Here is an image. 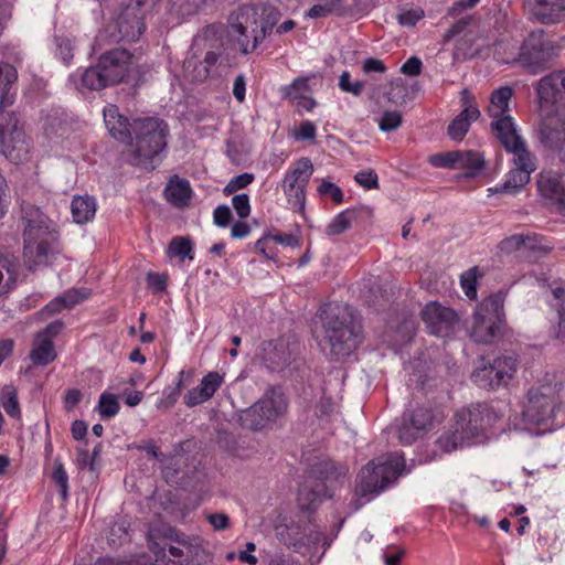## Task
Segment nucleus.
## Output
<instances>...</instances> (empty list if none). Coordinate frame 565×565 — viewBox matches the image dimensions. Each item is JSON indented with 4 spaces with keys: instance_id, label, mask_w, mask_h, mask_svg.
<instances>
[{
    "instance_id": "f257e3e1",
    "label": "nucleus",
    "mask_w": 565,
    "mask_h": 565,
    "mask_svg": "<svg viewBox=\"0 0 565 565\" xmlns=\"http://www.w3.org/2000/svg\"><path fill=\"white\" fill-rule=\"evenodd\" d=\"M539 138L557 151L565 162V70L553 72L537 82Z\"/></svg>"
},
{
    "instance_id": "f03ea898",
    "label": "nucleus",
    "mask_w": 565,
    "mask_h": 565,
    "mask_svg": "<svg viewBox=\"0 0 565 565\" xmlns=\"http://www.w3.org/2000/svg\"><path fill=\"white\" fill-rule=\"evenodd\" d=\"M24 228V263L30 270L47 266L58 254L57 225L39 207H22Z\"/></svg>"
},
{
    "instance_id": "7ed1b4c3",
    "label": "nucleus",
    "mask_w": 565,
    "mask_h": 565,
    "mask_svg": "<svg viewBox=\"0 0 565 565\" xmlns=\"http://www.w3.org/2000/svg\"><path fill=\"white\" fill-rule=\"evenodd\" d=\"M320 347L332 359L350 355L361 341V327L348 306L328 305L321 309Z\"/></svg>"
},
{
    "instance_id": "20e7f679",
    "label": "nucleus",
    "mask_w": 565,
    "mask_h": 565,
    "mask_svg": "<svg viewBox=\"0 0 565 565\" xmlns=\"http://www.w3.org/2000/svg\"><path fill=\"white\" fill-rule=\"evenodd\" d=\"M406 472L405 458L402 454H388L365 465L356 479L355 509L370 502L373 498L394 484Z\"/></svg>"
},
{
    "instance_id": "39448f33",
    "label": "nucleus",
    "mask_w": 565,
    "mask_h": 565,
    "mask_svg": "<svg viewBox=\"0 0 565 565\" xmlns=\"http://www.w3.org/2000/svg\"><path fill=\"white\" fill-rule=\"evenodd\" d=\"M168 125L158 118H141L132 121V134L128 140L130 162L148 168L152 159L167 146Z\"/></svg>"
},
{
    "instance_id": "423d86ee",
    "label": "nucleus",
    "mask_w": 565,
    "mask_h": 565,
    "mask_svg": "<svg viewBox=\"0 0 565 565\" xmlns=\"http://www.w3.org/2000/svg\"><path fill=\"white\" fill-rule=\"evenodd\" d=\"M192 57L185 62V67L194 66V79H206L218 64L223 51V31L220 25H209L193 40Z\"/></svg>"
},
{
    "instance_id": "0eeeda50",
    "label": "nucleus",
    "mask_w": 565,
    "mask_h": 565,
    "mask_svg": "<svg viewBox=\"0 0 565 565\" xmlns=\"http://www.w3.org/2000/svg\"><path fill=\"white\" fill-rule=\"evenodd\" d=\"M145 0H132L97 34L95 44L104 45L120 41L135 42L145 30L142 6Z\"/></svg>"
},
{
    "instance_id": "6e6552de",
    "label": "nucleus",
    "mask_w": 565,
    "mask_h": 565,
    "mask_svg": "<svg viewBox=\"0 0 565 565\" xmlns=\"http://www.w3.org/2000/svg\"><path fill=\"white\" fill-rule=\"evenodd\" d=\"M228 36L243 54L253 52L264 41L265 31L259 26L254 7L243 6L230 15Z\"/></svg>"
},
{
    "instance_id": "1a4fd4ad",
    "label": "nucleus",
    "mask_w": 565,
    "mask_h": 565,
    "mask_svg": "<svg viewBox=\"0 0 565 565\" xmlns=\"http://www.w3.org/2000/svg\"><path fill=\"white\" fill-rule=\"evenodd\" d=\"M504 297L491 295L476 308L470 337L477 343H491L497 337L503 319Z\"/></svg>"
},
{
    "instance_id": "9d476101",
    "label": "nucleus",
    "mask_w": 565,
    "mask_h": 565,
    "mask_svg": "<svg viewBox=\"0 0 565 565\" xmlns=\"http://www.w3.org/2000/svg\"><path fill=\"white\" fill-rule=\"evenodd\" d=\"M558 392L559 386L553 381L533 385L527 392L523 407L524 420L535 425L550 420L555 413Z\"/></svg>"
},
{
    "instance_id": "9b49d317",
    "label": "nucleus",
    "mask_w": 565,
    "mask_h": 565,
    "mask_svg": "<svg viewBox=\"0 0 565 565\" xmlns=\"http://www.w3.org/2000/svg\"><path fill=\"white\" fill-rule=\"evenodd\" d=\"M162 550L171 565H202L209 558L200 537L174 530L170 531Z\"/></svg>"
},
{
    "instance_id": "f8f14e48",
    "label": "nucleus",
    "mask_w": 565,
    "mask_h": 565,
    "mask_svg": "<svg viewBox=\"0 0 565 565\" xmlns=\"http://www.w3.org/2000/svg\"><path fill=\"white\" fill-rule=\"evenodd\" d=\"M501 418V414L488 404H476L459 409L455 415V427L460 438L468 444Z\"/></svg>"
},
{
    "instance_id": "ddd939ff",
    "label": "nucleus",
    "mask_w": 565,
    "mask_h": 565,
    "mask_svg": "<svg viewBox=\"0 0 565 565\" xmlns=\"http://www.w3.org/2000/svg\"><path fill=\"white\" fill-rule=\"evenodd\" d=\"M313 172V164L308 158L295 161L286 171L281 189L290 206L302 212L306 204V188Z\"/></svg>"
},
{
    "instance_id": "4468645a",
    "label": "nucleus",
    "mask_w": 565,
    "mask_h": 565,
    "mask_svg": "<svg viewBox=\"0 0 565 565\" xmlns=\"http://www.w3.org/2000/svg\"><path fill=\"white\" fill-rule=\"evenodd\" d=\"M30 151L24 131L13 114L0 120V152L11 160H23Z\"/></svg>"
},
{
    "instance_id": "2eb2a0df",
    "label": "nucleus",
    "mask_w": 565,
    "mask_h": 565,
    "mask_svg": "<svg viewBox=\"0 0 565 565\" xmlns=\"http://www.w3.org/2000/svg\"><path fill=\"white\" fill-rule=\"evenodd\" d=\"M297 344L289 338L280 337L260 343L257 358L271 372L284 370L295 358Z\"/></svg>"
},
{
    "instance_id": "dca6fc26",
    "label": "nucleus",
    "mask_w": 565,
    "mask_h": 565,
    "mask_svg": "<svg viewBox=\"0 0 565 565\" xmlns=\"http://www.w3.org/2000/svg\"><path fill=\"white\" fill-rule=\"evenodd\" d=\"M519 361L515 355H501L494 359L489 366L476 370L472 380L481 387L507 384L516 373Z\"/></svg>"
},
{
    "instance_id": "f3484780",
    "label": "nucleus",
    "mask_w": 565,
    "mask_h": 565,
    "mask_svg": "<svg viewBox=\"0 0 565 565\" xmlns=\"http://www.w3.org/2000/svg\"><path fill=\"white\" fill-rule=\"evenodd\" d=\"M514 168L507 174L502 185L489 189L490 193H515L530 182L531 173L536 170V157L531 152L512 154Z\"/></svg>"
},
{
    "instance_id": "a211bd4d",
    "label": "nucleus",
    "mask_w": 565,
    "mask_h": 565,
    "mask_svg": "<svg viewBox=\"0 0 565 565\" xmlns=\"http://www.w3.org/2000/svg\"><path fill=\"white\" fill-rule=\"evenodd\" d=\"M422 319L429 333L448 337L458 323L457 313L449 307L430 301L422 310Z\"/></svg>"
},
{
    "instance_id": "6ab92c4d",
    "label": "nucleus",
    "mask_w": 565,
    "mask_h": 565,
    "mask_svg": "<svg viewBox=\"0 0 565 565\" xmlns=\"http://www.w3.org/2000/svg\"><path fill=\"white\" fill-rule=\"evenodd\" d=\"M537 191L545 204L565 216V186L562 174L553 170H542L537 174Z\"/></svg>"
},
{
    "instance_id": "aec40b11",
    "label": "nucleus",
    "mask_w": 565,
    "mask_h": 565,
    "mask_svg": "<svg viewBox=\"0 0 565 565\" xmlns=\"http://www.w3.org/2000/svg\"><path fill=\"white\" fill-rule=\"evenodd\" d=\"M491 131L508 153L515 154L530 151L511 116L493 118Z\"/></svg>"
},
{
    "instance_id": "412c9836",
    "label": "nucleus",
    "mask_w": 565,
    "mask_h": 565,
    "mask_svg": "<svg viewBox=\"0 0 565 565\" xmlns=\"http://www.w3.org/2000/svg\"><path fill=\"white\" fill-rule=\"evenodd\" d=\"M131 55L127 50L114 49L100 55L98 65L107 76L108 83H120L128 74Z\"/></svg>"
},
{
    "instance_id": "4be33fe9",
    "label": "nucleus",
    "mask_w": 565,
    "mask_h": 565,
    "mask_svg": "<svg viewBox=\"0 0 565 565\" xmlns=\"http://www.w3.org/2000/svg\"><path fill=\"white\" fill-rule=\"evenodd\" d=\"M223 384L224 374L211 371L202 377L198 386L184 394L183 402L188 407L201 405L210 401Z\"/></svg>"
},
{
    "instance_id": "5701e85b",
    "label": "nucleus",
    "mask_w": 565,
    "mask_h": 565,
    "mask_svg": "<svg viewBox=\"0 0 565 565\" xmlns=\"http://www.w3.org/2000/svg\"><path fill=\"white\" fill-rule=\"evenodd\" d=\"M531 19L550 24L565 18V0H525Z\"/></svg>"
},
{
    "instance_id": "b1692460",
    "label": "nucleus",
    "mask_w": 565,
    "mask_h": 565,
    "mask_svg": "<svg viewBox=\"0 0 565 565\" xmlns=\"http://www.w3.org/2000/svg\"><path fill=\"white\" fill-rule=\"evenodd\" d=\"M553 54V47L550 43L539 41L535 43V39H529L520 55L521 64L527 68L531 73H539L545 63L551 58Z\"/></svg>"
},
{
    "instance_id": "393cba45",
    "label": "nucleus",
    "mask_w": 565,
    "mask_h": 565,
    "mask_svg": "<svg viewBox=\"0 0 565 565\" xmlns=\"http://www.w3.org/2000/svg\"><path fill=\"white\" fill-rule=\"evenodd\" d=\"M463 109L460 114L449 124L447 134L450 139L461 141L468 132L472 121H476L480 111L475 103L469 100V96L465 93L462 97Z\"/></svg>"
},
{
    "instance_id": "a878e982",
    "label": "nucleus",
    "mask_w": 565,
    "mask_h": 565,
    "mask_svg": "<svg viewBox=\"0 0 565 565\" xmlns=\"http://www.w3.org/2000/svg\"><path fill=\"white\" fill-rule=\"evenodd\" d=\"M103 114L109 134L121 142H128L132 134V122L122 117L115 105L106 106Z\"/></svg>"
},
{
    "instance_id": "bb28decb",
    "label": "nucleus",
    "mask_w": 565,
    "mask_h": 565,
    "mask_svg": "<svg viewBox=\"0 0 565 565\" xmlns=\"http://www.w3.org/2000/svg\"><path fill=\"white\" fill-rule=\"evenodd\" d=\"M71 79L77 89L86 88L90 90H99L107 86H111L98 63L95 66L77 71L71 75Z\"/></svg>"
},
{
    "instance_id": "cd10ccee",
    "label": "nucleus",
    "mask_w": 565,
    "mask_h": 565,
    "mask_svg": "<svg viewBox=\"0 0 565 565\" xmlns=\"http://www.w3.org/2000/svg\"><path fill=\"white\" fill-rule=\"evenodd\" d=\"M287 408V401L285 395L276 390H268L264 396L256 402V409H262L265 414V419H267L268 424L276 420L279 416H281Z\"/></svg>"
},
{
    "instance_id": "c85d7f7f",
    "label": "nucleus",
    "mask_w": 565,
    "mask_h": 565,
    "mask_svg": "<svg viewBox=\"0 0 565 565\" xmlns=\"http://www.w3.org/2000/svg\"><path fill=\"white\" fill-rule=\"evenodd\" d=\"M327 497V486L323 482L308 479L299 488L298 504L301 510H312Z\"/></svg>"
},
{
    "instance_id": "c756f323",
    "label": "nucleus",
    "mask_w": 565,
    "mask_h": 565,
    "mask_svg": "<svg viewBox=\"0 0 565 565\" xmlns=\"http://www.w3.org/2000/svg\"><path fill=\"white\" fill-rule=\"evenodd\" d=\"M499 247L502 252L505 253H512L521 248L526 250H539L543 253H547L551 250V247H547L542 244L541 237L536 235L530 236L525 234L511 235L501 241Z\"/></svg>"
},
{
    "instance_id": "7c9ffc66",
    "label": "nucleus",
    "mask_w": 565,
    "mask_h": 565,
    "mask_svg": "<svg viewBox=\"0 0 565 565\" xmlns=\"http://www.w3.org/2000/svg\"><path fill=\"white\" fill-rule=\"evenodd\" d=\"M192 190L185 179L178 175L172 177L164 189V198L175 207H184L189 204Z\"/></svg>"
},
{
    "instance_id": "2f4dec72",
    "label": "nucleus",
    "mask_w": 565,
    "mask_h": 565,
    "mask_svg": "<svg viewBox=\"0 0 565 565\" xmlns=\"http://www.w3.org/2000/svg\"><path fill=\"white\" fill-rule=\"evenodd\" d=\"M18 262L10 253H0V297L10 292L18 278Z\"/></svg>"
},
{
    "instance_id": "473e14b6",
    "label": "nucleus",
    "mask_w": 565,
    "mask_h": 565,
    "mask_svg": "<svg viewBox=\"0 0 565 565\" xmlns=\"http://www.w3.org/2000/svg\"><path fill=\"white\" fill-rule=\"evenodd\" d=\"M29 356L34 365L50 364L56 359L53 342L43 334H35Z\"/></svg>"
},
{
    "instance_id": "72a5a7b5",
    "label": "nucleus",
    "mask_w": 565,
    "mask_h": 565,
    "mask_svg": "<svg viewBox=\"0 0 565 565\" xmlns=\"http://www.w3.org/2000/svg\"><path fill=\"white\" fill-rule=\"evenodd\" d=\"M96 201L89 195L74 196L71 203V212L75 223L85 224L92 221L96 213Z\"/></svg>"
},
{
    "instance_id": "f704fd0d",
    "label": "nucleus",
    "mask_w": 565,
    "mask_h": 565,
    "mask_svg": "<svg viewBox=\"0 0 565 565\" xmlns=\"http://www.w3.org/2000/svg\"><path fill=\"white\" fill-rule=\"evenodd\" d=\"M512 96L513 89L509 86H501L492 92L490 96V105L488 107V113L492 119L510 116L508 113L510 110L509 105Z\"/></svg>"
},
{
    "instance_id": "c9c22d12",
    "label": "nucleus",
    "mask_w": 565,
    "mask_h": 565,
    "mask_svg": "<svg viewBox=\"0 0 565 565\" xmlns=\"http://www.w3.org/2000/svg\"><path fill=\"white\" fill-rule=\"evenodd\" d=\"M89 294L85 290L70 289L62 296L54 298L47 303L43 310V313L54 315L60 312L64 308H72L82 300L86 299Z\"/></svg>"
},
{
    "instance_id": "e433bc0d",
    "label": "nucleus",
    "mask_w": 565,
    "mask_h": 565,
    "mask_svg": "<svg viewBox=\"0 0 565 565\" xmlns=\"http://www.w3.org/2000/svg\"><path fill=\"white\" fill-rule=\"evenodd\" d=\"M310 93L308 79L303 77L296 78L290 85L284 88V95L291 99H299V105L311 110L316 103L308 95Z\"/></svg>"
},
{
    "instance_id": "4c0bfd02",
    "label": "nucleus",
    "mask_w": 565,
    "mask_h": 565,
    "mask_svg": "<svg viewBox=\"0 0 565 565\" xmlns=\"http://www.w3.org/2000/svg\"><path fill=\"white\" fill-rule=\"evenodd\" d=\"M456 169H469L467 177L476 175L484 166L483 156L473 150H455Z\"/></svg>"
},
{
    "instance_id": "58836bf2",
    "label": "nucleus",
    "mask_w": 565,
    "mask_h": 565,
    "mask_svg": "<svg viewBox=\"0 0 565 565\" xmlns=\"http://www.w3.org/2000/svg\"><path fill=\"white\" fill-rule=\"evenodd\" d=\"M17 78L18 73L12 65L8 63H0V108L11 104L9 89Z\"/></svg>"
},
{
    "instance_id": "ea45409f",
    "label": "nucleus",
    "mask_w": 565,
    "mask_h": 565,
    "mask_svg": "<svg viewBox=\"0 0 565 565\" xmlns=\"http://www.w3.org/2000/svg\"><path fill=\"white\" fill-rule=\"evenodd\" d=\"M253 7L257 11V20L259 21V26L265 31L266 36L268 32L271 31L273 28L278 23L281 18V13L276 7L267 3Z\"/></svg>"
},
{
    "instance_id": "a19ab883",
    "label": "nucleus",
    "mask_w": 565,
    "mask_h": 565,
    "mask_svg": "<svg viewBox=\"0 0 565 565\" xmlns=\"http://www.w3.org/2000/svg\"><path fill=\"white\" fill-rule=\"evenodd\" d=\"M355 218V211L344 210L332 218V221L326 226L324 233L328 236L340 235L351 227Z\"/></svg>"
},
{
    "instance_id": "79ce46f5",
    "label": "nucleus",
    "mask_w": 565,
    "mask_h": 565,
    "mask_svg": "<svg viewBox=\"0 0 565 565\" xmlns=\"http://www.w3.org/2000/svg\"><path fill=\"white\" fill-rule=\"evenodd\" d=\"M408 422L414 426L422 435H424L433 423V412L429 407L420 406L411 413L404 414Z\"/></svg>"
},
{
    "instance_id": "37998d69",
    "label": "nucleus",
    "mask_w": 565,
    "mask_h": 565,
    "mask_svg": "<svg viewBox=\"0 0 565 565\" xmlns=\"http://www.w3.org/2000/svg\"><path fill=\"white\" fill-rule=\"evenodd\" d=\"M168 254L170 256L178 257L181 262L185 258L189 260L193 259V245L189 237L177 236L171 239L168 246Z\"/></svg>"
},
{
    "instance_id": "c03bdc74",
    "label": "nucleus",
    "mask_w": 565,
    "mask_h": 565,
    "mask_svg": "<svg viewBox=\"0 0 565 565\" xmlns=\"http://www.w3.org/2000/svg\"><path fill=\"white\" fill-rule=\"evenodd\" d=\"M185 372L182 370L179 372L178 382L174 387H167L162 392V397L158 402L157 407L160 409H169L171 408L180 397L182 387H183V379Z\"/></svg>"
},
{
    "instance_id": "a18cd8bd",
    "label": "nucleus",
    "mask_w": 565,
    "mask_h": 565,
    "mask_svg": "<svg viewBox=\"0 0 565 565\" xmlns=\"http://www.w3.org/2000/svg\"><path fill=\"white\" fill-rule=\"evenodd\" d=\"M242 420L247 428L253 430H260L268 425L264 412L256 409V403L243 413Z\"/></svg>"
},
{
    "instance_id": "49530a36",
    "label": "nucleus",
    "mask_w": 565,
    "mask_h": 565,
    "mask_svg": "<svg viewBox=\"0 0 565 565\" xmlns=\"http://www.w3.org/2000/svg\"><path fill=\"white\" fill-rule=\"evenodd\" d=\"M2 407L6 413L13 417H20V406L18 403L17 390L12 385H7L2 390Z\"/></svg>"
},
{
    "instance_id": "de8ad7c7",
    "label": "nucleus",
    "mask_w": 565,
    "mask_h": 565,
    "mask_svg": "<svg viewBox=\"0 0 565 565\" xmlns=\"http://www.w3.org/2000/svg\"><path fill=\"white\" fill-rule=\"evenodd\" d=\"M319 4H333L337 7L335 14L353 17L360 13L361 8L359 0H319Z\"/></svg>"
},
{
    "instance_id": "09e8293b",
    "label": "nucleus",
    "mask_w": 565,
    "mask_h": 565,
    "mask_svg": "<svg viewBox=\"0 0 565 565\" xmlns=\"http://www.w3.org/2000/svg\"><path fill=\"white\" fill-rule=\"evenodd\" d=\"M465 444L468 443L460 438L459 428L455 426L452 431L440 436L437 440L438 447L445 452L456 450L458 446H463Z\"/></svg>"
},
{
    "instance_id": "8fccbe9b",
    "label": "nucleus",
    "mask_w": 565,
    "mask_h": 565,
    "mask_svg": "<svg viewBox=\"0 0 565 565\" xmlns=\"http://www.w3.org/2000/svg\"><path fill=\"white\" fill-rule=\"evenodd\" d=\"M98 412L103 417H114L119 412V404L114 394L103 393L98 402Z\"/></svg>"
},
{
    "instance_id": "3c124183",
    "label": "nucleus",
    "mask_w": 565,
    "mask_h": 565,
    "mask_svg": "<svg viewBox=\"0 0 565 565\" xmlns=\"http://www.w3.org/2000/svg\"><path fill=\"white\" fill-rule=\"evenodd\" d=\"M397 436L403 445H411L423 435L408 422L405 415L402 417V422L397 428Z\"/></svg>"
},
{
    "instance_id": "603ef678",
    "label": "nucleus",
    "mask_w": 565,
    "mask_h": 565,
    "mask_svg": "<svg viewBox=\"0 0 565 565\" xmlns=\"http://www.w3.org/2000/svg\"><path fill=\"white\" fill-rule=\"evenodd\" d=\"M403 117L397 110L384 111L379 119V128L384 132L395 131L402 126Z\"/></svg>"
},
{
    "instance_id": "864d4df0",
    "label": "nucleus",
    "mask_w": 565,
    "mask_h": 565,
    "mask_svg": "<svg viewBox=\"0 0 565 565\" xmlns=\"http://www.w3.org/2000/svg\"><path fill=\"white\" fill-rule=\"evenodd\" d=\"M254 179H255V175L253 173H248V172L236 175L230 180V182L223 189V192L225 195L233 194L234 192L249 185L254 181Z\"/></svg>"
},
{
    "instance_id": "5fc2aeb1",
    "label": "nucleus",
    "mask_w": 565,
    "mask_h": 565,
    "mask_svg": "<svg viewBox=\"0 0 565 565\" xmlns=\"http://www.w3.org/2000/svg\"><path fill=\"white\" fill-rule=\"evenodd\" d=\"M461 287L466 294V296L470 299L476 298L477 296V269L471 268L463 273L460 277Z\"/></svg>"
},
{
    "instance_id": "6e6d98bb",
    "label": "nucleus",
    "mask_w": 565,
    "mask_h": 565,
    "mask_svg": "<svg viewBox=\"0 0 565 565\" xmlns=\"http://www.w3.org/2000/svg\"><path fill=\"white\" fill-rule=\"evenodd\" d=\"M317 191L320 196H328L334 203H341L343 201L342 190L328 180H322Z\"/></svg>"
},
{
    "instance_id": "4d7b16f0",
    "label": "nucleus",
    "mask_w": 565,
    "mask_h": 565,
    "mask_svg": "<svg viewBox=\"0 0 565 565\" xmlns=\"http://www.w3.org/2000/svg\"><path fill=\"white\" fill-rule=\"evenodd\" d=\"M455 151L439 152L428 157V162L435 168L456 169Z\"/></svg>"
},
{
    "instance_id": "13d9d810",
    "label": "nucleus",
    "mask_w": 565,
    "mask_h": 565,
    "mask_svg": "<svg viewBox=\"0 0 565 565\" xmlns=\"http://www.w3.org/2000/svg\"><path fill=\"white\" fill-rule=\"evenodd\" d=\"M56 51L55 54L58 56L65 64H68L73 58V43L70 39L63 36L55 38Z\"/></svg>"
},
{
    "instance_id": "bf43d9fd",
    "label": "nucleus",
    "mask_w": 565,
    "mask_h": 565,
    "mask_svg": "<svg viewBox=\"0 0 565 565\" xmlns=\"http://www.w3.org/2000/svg\"><path fill=\"white\" fill-rule=\"evenodd\" d=\"M339 87L343 92L351 93L354 96H359L364 88V83L361 81L351 82L350 73L348 71H344L340 75Z\"/></svg>"
},
{
    "instance_id": "052dcab7",
    "label": "nucleus",
    "mask_w": 565,
    "mask_h": 565,
    "mask_svg": "<svg viewBox=\"0 0 565 565\" xmlns=\"http://www.w3.org/2000/svg\"><path fill=\"white\" fill-rule=\"evenodd\" d=\"M355 181L366 190L379 188V178L374 170H363L355 174Z\"/></svg>"
},
{
    "instance_id": "680f3d73",
    "label": "nucleus",
    "mask_w": 565,
    "mask_h": 565,
    "mask_svg": "<svg viewBox=\"0 0 565 565\" xmlns=\"http://www.w3.org/2000/svg\"><path fill=\"white\" fill-rule=\"evenodd\" d=\"M232 205L241 218H246L250 214L249 196L246 193L236 194L232 198Z\"/></svg>"
},
{
    "instance_id": "e2e57ef3",
    "label": "nucleus",
    "mask_w": 565,
    "mask_h": 565,
    "mask_svg": "<svg viewBox=\"0 0 565 565\" xmlns=\"http://www.w3.org/2000/svg\"><path fill=\"white\" fill-rule=\"evenodd\" d=\"M210 0H174L173 6L181 14H192Z\"/></svg>"
},
{
    "instance_id": "0e129e2a",
    "label": "nucleus",
    "mask_w": 565,
    "mask_h": 565,
    "mask_svg": "<svg viewBox=\"0 0 565 565\" xmlns=\"http://www.w3.org/2000/svg\"><path fill=\"white\" fill-rule=\"evenodd\" d=\"M424 17V11L419 8L411 9L401 12L397 15V20L399 24L405 26H413L415 25L422 18Z\"/></svg>"
},
{
    "instance_id": "69168bd1",
    "label": "nucleus",
    "mask_w": 565,
    "mask_h": 565,
    "mask_svg": "<svg viewBox=\"0 0 565 565\" xmlns=\"http://www.w3.org/2000/svg\"><path fill=\"white\" fill-rule=\"evenodd\" d=\"M271 237L269 234H265L255 243V248L257 252L263 254L268 259H275L277 256V250L274 246H270Z\"/></svg>"
},
{
    "instance_id": "338daca9",
    "label": "nucleus",
    "mask_w": 565,
    "mask_h": 565,
    "mask_svg": "<svg viewBox=\"0 0 565 565\" xmlns=\"http://www.w3.org/2000/svg\"><path fill=\"white\" fill-rule=\"evenodd\" d=\"M317 128L311 121H303L300 124L295 134L297 140H312L316 138Z\"/></svg>"
},
{
    "instance_id": "774afa93",
    "label": "nucleus",
    "mask_w": 565,
    "mask_h": 565,
    "mask_svg": "<svg viewBox=\"0 0 565 565\" xmlns=\"http://www.w3.org/2000/svg\"><path fill=\"white\" fill-rule=\"evenodd\" d=\"M213 218H214V223L217 226L224 227V226L228 225V223L232 218V213H231L230 207L226 205H218L214 210Z\"/></svg>"
}]
</instances>
